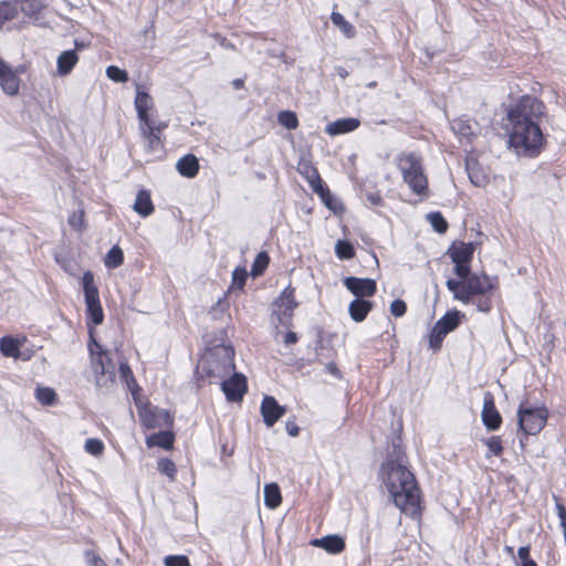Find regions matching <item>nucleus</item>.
<instances>
[{
  "label": "nucleus",
  "mask_w": 566,
  "mask_h": 566,
  "mask_svg": "<svg viewBox=\"0 0 566 566\" xmlns=\"http://www.w3.org/2000/svg\"><path fill=\"white\" fill-rule=\"evenodd\" d=\"M331 20L336 27L339 28L346 38L352 39L355 35L356 31L354 25L349 23L342 13L333 12L331 14Z\"/></svg>",
  "instance_id": "32"
},
{
  "label": "nucleus",
  "mask_w": 566,
  "mask_h": 566,
  "mask_svg": "<svg viewBox=\"0 0 566 566\" xmlns=\"http://www.w3.org/2000/svg\"><path fill=\"white\" fill-rule=\"evenodd\" d=\"M88 350L91 358L93 356H99V355H107V352L102 348V346L94 339L91 338V342L88 343Z\"/></svg>",
  "instance_id": "53"
},
{
  "label": "nucleus",
  "mask_w": 566,
  "mask_h": 566,
  "mask_svg": "<svg viewBox=\"0 0 566 566\" xmlns=\"http://www.w3.org/2000/svg\"><path fill=\"white\" fill-rule=\"evenodd\" d=\"M17 14V9L10 2H0V28Z\"/></svg>",
  "instance_id": "44"
},
{
  "label": "nucleus",
  "mask_w": 566,
  "mask_h": 566,
  "mask_svg": "<svg viewBox=\"0 0 566 566\" xmlns=\"http://www.w3.org/2000/svg\"><path fill=\"white\" fill-rule=\"evenodd\" d=\"M314 547H319L329 554H339L345 548V541L339 535H326L321 538H314L310 542Z\"/></svg>",
  "instance_id": "17"
},
{
  "label": "nucleus",
  "mask_w": 566,
  "mask_h": 566,
  "mask_svg": "<svg viewBox=\"0 0 566 566\" xmlns=\"http://www.w3.org/2000/svg\"><path fill=\"white\" fill-rule=\"evenodd\" d=\"M518 558L522 560V566L526 565L528 562H534L530 558V547L521 546L517 551Z\"/></svg>",
  "instance_id": "55"
},
{
  "label": "nucleus",
  "mask_w": 566,
  "mask_h": 566,
  "mask_svg": "<svg viewBox=\"0 0 566 566\" xmlns=\"http://www.w3.org/2000/svg\"><path fill=\"white\" fill-rule=\"evenodd\" d=\"M524 566H537V565H536V563H535V562H528V563H526V565H524Z\"/></svg>",
  "instance_id": "64"
},
{
  "label": "nucleus",
  "mask_w": 566,
  "mask_h": 566,
  "mask_svg": "<svg viewBox=\"0 0 566 566\" xmlns=\"http://www.w3.org/2000/svg\"><path fill=\"white\" fill-rule=\"evenodd\" d=\"M397 166L403 181L420 200L428 199L430 190L423 171L422 159L416 153H401L397 157Z\"/></svg>",
  "instance_id": "4"
},
{
  "label": "nucleus",
  "mask_w": 566,
  "mask_h": 566,
  "mask_svg": "<svg viewBox=\"0 0 566 566\" xmlns=\"http://www.w3.org/2000/svg\"><path fill=\"white\" fill-rule=\"evenodd\" d=\"M385 462H391L392 467L398 464H408L406 453L401 447L400 438L392 440L391 446L388 449L387 458Z\"/></svg>",
  "instance_id": "28"
},
{
  "label": "nucleus",
  "mask_w": 566,
  "mask_h": 566,
  "mask_svg": "<svg viewBox=\"0 0 566 566\" xmlns=\"http://www.w3.org/2000/svg\"><path fill=\"white\" fill-rule=\"evenodd\" d=\"M482 422L489 431H495L501 427L502 417L497 411L493 396L490 392L484 395L483 408L481 412Z\"/></svg>",
  "instance_id": "13"
},
{
  "label": "nucleus",
  "mask_w": 566,
  "mask_h": 566,
  "mask_svg": "<svg viewBox=\"0 0 566 566\" xmlns=\"http://www.w3.org/2000/svg\"><path fill=\"white\" fill-rule=\"evenodd\" d=\"M474 250L473 242H461L449 248L447 253L453 263H471Z\"/></svg>",
  "instance_id": "16"
},
{
  "label": "nucleus",
  "mask_w": 566,
  "mask_h": 566,
  "mask_svg": "<svg viewBox=\"0 0 566 566\" xmlns=\"http://www.w3.org/2000/svg\"><path fill=\"white\" fill-rule=\"evenodd\" d=\"M462 317L463 314L460 311L447 312L439 321L436 322V325L439 326V328H442L444 333L449 334L460 325Z\"/></svg>",
  "instance_id": "27"
},
{
  "label": "nucleus",
  "mask_w": 566,
  "mask_h": 566,
  "mask_svg": "<svg viewBox=\"0 0 566 566\" xmlns=\"http://www.w3.org/2000/svg\"><path fill=\"white\" fill-rule=\"evenodd\" d=\"M359 125H360V122L357 118H353V117L340 118V119L329 123L325 127V132H326V134H328L331 136H336V135L354 132L355 129H357L359 127Z\"/></svg>",
  "instance_id": "21"
},
{
  "label": "nucleus",
  "mask_w": 566,
  "mask_h": 566,
  "mask_svg": "<svg viewBox=\"0 0 566 566\" xmlns=\"http://www.w3.org/2000/svg\"><path fill=\"white\" fill-rule=\"evenodd\" d=\"M0 86L10 96L17 95L20 87V78L6 62L0 66Z\"/></svg>",
  "instance_id": "15"
},
{
  "label": "nucleus",
  "mask_w": 566,
  "mask_h": 566,
  "mask_svg": "<svg viewBox=\"0 0 566 566\" xmlns=\"http://www.w3.org/2000/svg\"><path fill=\"white\" fill-rule=\"evenodd\" d=\"M134 104L140 124L148 125V123L151 122L148 111L153 108L154 101L147 92L142 90V85L139 84H136V97Z\"/></svg>",
  "instance_id": "14"
},
{
  "label": "nucleus",
  "mask_w": 566,
  "mask_h": 566,
  "mask_svg": "<svg viewBox=\"0 0 566 566\" xmlns=\"http://www.w3.org/2000/svg\"><path fill=\"white\" fill-rule=\"evenodd\" d=\"M78 62L75 50L63 51L56 59V73L59 76L69 75Z\"/></svg>",
  "instance_id": "20"
},
{
  "label": "nucleus",
  "mask_w": 566,
  "mask_h": 566,
  "mask_svg": "<svg viewBox=\"0 0 566 566\" xmlns=\"http://www.w3.org/2000/svg\"><path fill=\"white\" fill-rule=\"evenodd\" d=\"M454 273L460 280L470 277L473 274L471 272L470 263H454Z\"/></svg>",
  "instance_id": "50"
},
{
  "label": "nucleus",
  "mask_w": 566,
  "mask_h": 566,
  "mask_svg": "<svg viewBox=\"0 0 566 566\" xmlns=\"http://www.w3.org/2000/svg\"><path fill=\"white\" fill-rule=\"evenodd\" d=\"M124 262L123 250L118 245L111 248L105 256L104 264L108 269H116Z\"/></svg>",
  "instance_id": "33"
},
{
  "label": "nucleus",
  "mask_w": 566,
  "mask_h": 566,
  "mask_svg": "<svg viewBox=\"0 0 566 566\" xmlns=\"http://www.w3.org/2000/svg\"><path fill=\"white\" fill-rule=\"evenodd\" d=\"M86 560L91 566H107L104 559L92 551L85 552Z\"/></svg>",
  "instance_id": "52"
},
{
  "label": "nucleus",
  "mask_w": 566,
  "mask_h": 566,
  "mask_svg": "<svg viewBox=\"0 0 566 566\" xmlns=\"http://www.w3.org/2000/svg\"><path fill=\"white\" fill-rule=\"evenodd\" d=\"M143 420H144V423L146 427H148V428L156 427V422L147 413L144 415Z\"/></svg>",
  "instance_id": "60"
},
{
  "label": "nucleus",
  "mask_w": 566,
  "mask_h": 566,
  "mask_svg": "<svg viewBox=\"0 0 566 566\" xmlns=\"http://www.w3.org/2000/svg\"><path fill=\"white\" fill-rule=\"evenodd\" d=\"M84 450L92 455L98 457L104 451V443L99 439L90 438L85 441Z\"/></svg>",
  "instance_id": "45"
},
{
  "label": "nucleus",
  "mask_w": 566,
  "mask_h": 566,
  "mask_svg": "<svg viewBox=\"0 0 566 566\" xmlns=\"http://www.w3.org/2000/svg\"><path fill=\"white\" fill-rule=\"evenodd\" d=\"M336 73L337 75H339L342 78H345L348 76V72L346 71V69H344L343 66H337L336 67Z\"/></svg>",
  "instance_id": "61"
},
{
  "label": "nucleus",
  "mask_w": 566,
  "mask_h": 566,
  "mask_svg": "<svg viewBox=\"0 0 566 566\" xmlns=\"http://www.w3.org/2000/svg\"><path fill=\"white\" fill-rule=\"evenodd\" d=\"M547 416L545 407L532 408L521 405L517 410L520 429L526 434H536L545 427Z\"/></svg>",
  "instance_id": "7"
},
{
  "label": "nucleus",
  "mask_w": 566,
  "mask_h": 566,
  "mask_svg": "<svg viewBox=\"0 0 566 566\" xmlns=\"http://www.w3.org/2000/svg\"><path fill=\"white\" fill-rule=\"evenodd\" d=\"M325 368L326 371L329 373L331 375L335 377H340V371L334 363H328Z\"/></svg>",
  "instance_id": "59"
},
{
  "label": "nucleus",
  "mask_w": 566,
  "mask_h": 566,
  "mask_svg": "<svg viewBox=\"0 0 566 566\" xmlns=\"http://www.w3.org/2000/svg\"><path fill=\"white\" fill-rule=\"evenodd\" d=\"M373 310V303L365 298H355L348 306L350 318L356 322H363Z\"/></svg>",
  "instance_id": "24"
},
{
  "label": "nucleus",
  "mask_w": 566,
  "mask_h": 566,
  "mask_svg": "<svg viewBox=\"0 0 566 566\" xmlns=\"http://www.w3.org/2000/svg\"><path fill=\"white\" fill-rule=\"evenodd\" d=\"M41 9L42 4L38 0H27L21 3L22 12L34 22L39 21Z\"/></svg>",
  "instance_id": "34"
},
{
  "label": "nucleus",
  "mask_w": 566,
  "mask_h": 566,
  "mask_svg": "<svg viewBox=\"0 0 566 566\" xmlns=\"http://www.w3.org/2000/svg\"><path fill=\"white\" fill-rule=\"evenodd\" d=\"M148 447H160L164 449H170L174 443V436L170 432L161 431L149 436L146 440Z\"/></svg>",
  "instance_id": "30"
},
{
  "label": "nucleus",
  "mask_w": 566,
  "mask_h": 566,
  "mask_svg": "<svg viewBox=\"0 0 566 566\" xmlns=\"http://www.w3.org/2000/svg\"><path fill=\"white\" fill-rule=\"evenodd\" d=\"M277 123L286 129H296L298 126V119L294 112L282 111L277 114Z\"/></svg>",
  "instance_id": "37"
},
{
  "label": "nucleus",
  "mask_w": 566,
  "mask_h": 566,
  "mask_svg": "<svg viewBox=\"0 0 566 566\" xmlns=\"http://www.w3.org/2000/svg\"><path fill=\"white\" fill-rule=\"evenodd\" d=\"M133 209L143 218H146L154 212V205L150 193L147 190L143 189L138 191Z\"/></svg>",
  "instance_id": "26"
},
{
  "label": "nucleus",
  "mask_w": 566,
  "mask_h": 566,
  "mask_svg": "<svg viewBox=\"0 0 566 566\" xmlns=\"http://www.w3.org/2000/svg\"><path fill=\"white\" fill-rule=\"evenodd\" d=\"M297 339H298V338H297L296 333H294V332H291V331H290V332H287V333L285 334V337H284V344H285V345H287V346H290V345L295 344V343L297 342Z\"/></svg>",
  "instance_id": "58"
},
{
  "label": "nucleus",
  "mask_w": 566,
  "mask_h": 566,
  "mask_svg": "<svg viewBox=\"0 0 566 566\" xmlns=\"http://www.w3.org/2000/svg\"><path fill=\"white\" fill-rule=\"evenodd\" d=\"M69 223L71 227L80 229L83 223V212H73L69 218Z\"/></svg>",
  "instance_id": "54"
},
{
  "label": "nucleus",
  "mask_w": 566,
  "mask_h": 566,
  "mask_svg": "<svg viewBox=\"0 0 566 566\" xmlns=\"http://www.w3.org/2000/svg\"><path fill=\"white\" fill-rule=\"evenodd\" d=\"M118 371H119L120 378L127 384L128 387L130 386V384H135V378H134L133 371L127 363H125V361L120 363Z\"/></svg>",
  "instance_id": "49"
},
{
  "label": "nucleus",
  "mask_w": 566,
  "mask_h": 566,
  "mask_svg": "<svg viewBox=\"0 0 566 566\" xmlns=\"http://www.w3.org/2000/svg\"><path fill=\"white\" fill-rule=\"evenodd\" d=\"M335 253L340 260H350L355 256V249L349 241L338 240L335 244Z\"/></svg>",
  "instance_id": "36"
},
{
  "label": "nucleus",
  "mask_w": 566,
  "mask_h": 566,
  "mask_svg": "<svg viewBox=\"0 0 566 566\" xmlns=\"http://www.w3.org/2000/svg\"><path fill=\"white\" fill-rule=\"evenodd\" d=\"M221 389L229 401H240L247 391V378L242 374H233L221 380Z\"/></svg>",
  "instance_id": "11"
},
{
  "label": "nucleus",
  "mask_w": 566,
  "mask_h": 566,
  "mask_svg": "<svg viewBox=\"0 0 566 566\" xmlns=\"http://www.w3.org/2000/svg\"><path fill=\"white\" fill-rule=\"evenodd\" d=\"M260 411L266 427H273L282 418L286 408L281 406L272 396H265L261 402Z\"/></svg>",
  "instance_id": "12"
},
{
  "label": "nucleus",
  "mask_w": 566,
  "mask_h": 566,
  "mask_svg": "<svg viewBox=\"0 0 566 566\" xmlns=\"http://www.w3.org/2000/svg\"><path fill=\"white\" fill-rule=\"evenodd\" d=\"M465 169L470 181L475 187H485L489 184V176L481 165L473 158L465 161Z\"/></svg>",
  "instance_id": "19"
},
{
  "label": "nucleus",
  "mask_w": 566,
  "mask_h": 566,
  "mask_svg": "<svg viewBox=\"0 0 566 566\" xmlns=\"http://www.w3.org/2000/svg\"><path fill=\"white\" fill-rule=\"evenodd\" d=\"M447 335L448 334L444 333V331L442 328H439V326H437L434 324L431 329L430 336H429L430 348H432L433 350H439L441 348L442 342Z\"/></svg>",
  "instance_id": "40"
},
{
  "label": "nucleus",
  "mask_w": 566,
  "mask_h": 566,
  "mask_svg": "<svg viewBox=\"0 0 566 566\" xmlns=\"http://www.w3.org/2000/svg\"><path fill=\"white\" fill-rule=\"evenodd\" d=\"M270 262V256L265 251H261L255 256L252 268L251 275L256 277L263 274Z\"/></svg>",
  "instance_id": "35"
},
{
  "label": "nucleus",
  "mask_w": 566,
  "mask_h": 566,
  "mask_svg": "<svg viewBox=\"0 0 566 566\" xmlns=\"http://www.w3.org/2000/svg\"><path fill=\"white\" fill-rule=\"evenodd\" d=\"M248 273L244 268H235L232 272V286L242 289L245 284Z\"/></svg>",
  "instance_id": "46"
},
{
  "label": "nucleus",
  "mask_w": 566,
  "mask_h": 566,
  "mask_svg": "<svg viewBox=\"0 0 566 566\" xmlns=\"http://www.w3.org/2000/svg\"><path fill=\"white\" fill-rule=\"evenodd\" d=\"M155 127H160V132L166 127V124L159 123L158 125H155Z\"/></svg>",
  "instance_id": "63"
},
{
  "label": "nucleus",
  "mask_w": 566,
  "mask_h": 566,
  "mask_svg": "<svg viewBox=\"0 0 566 566\" xmlns=\"http://www.w3.org/2000/svg\"><path fill=\"white\" fill-rule=\"evenodd\" d=\"M140 133L146 142V148L149 153L159 150L163 147L159 134L160 127H155L153 122L148 125L140 124Z\"/></svg>",
  "instance_id": "18"
},
{
  "label": "nucleus",
  "mask_w": 566,
  "mask_h": 566,
  "mask_svg": "<svg viewBox=\"0 0 566 566\" xmlns=\"http://www.w3.org/2000/svg\"><path fill=\"white\" fill-rule=\"evenodd\" d=\"M488 447L486 457L495 455L500 457L503 453L502 440L497 436H493L484 441Z\"/></svg>",
  "instance_id": "42"
},
{
  "label": "nucleus",
  "mask_w": 566,
  "mask_h": 566,
  "mask_svg": "<svg viewBox=\"0 0 566 566\" xmlns=\"http://www.w3.org/2000/svg\"><path fill=\"white\" fill-rule=\"evenodd\" d=\"M234 350L230 346L219 345L212 348L200 361L198 369L208 378L223 379L234 370Z\"/></svg>",
  "instance_id": "5"
},
{
  "label": "nucleus",
  "mask_w": 566,
  "mask_h": 566,
  "mask_svg": "<svg viewBox=\"0 0 566 566\" xmlns=\"http://www.w3.org/2000/svg\"><path fill=\"white\" fill-rule=\"evenodd\" d=\"M427 220L433 228V230L438 233H444L448 229V222L441 212H430L427 214Z\"/></svg>",
  "instance_id": "39"
},
{
  "label": "nucleus",
  "mask_w": 566,
  "mask_h": 566,
  "mask_svg": "<svg viewBox=\"0 0 566 566\" xmlns=\"http://www.w3.org/2000/svg\"><path fill=\"white\" fill-rule=\"evenodd\" d=\"M497 281L486 274L474 273L464 280L449 279L446 283L453 298L463 304H474L479 312L488 313L492 308V295Z\"/></svg>",
  "instance_id": "3"
},
{
  "label": "nucleus",
  "mask_w": 566,
  "mask_h": 566,
  "mask_svg": "<svg viewBox=\"0 0 566 566\" xmlns=\"http://www.w3.org/2000/svg\"><path fill=\"white\" fill-rule=\"evenodd\" d=\"M157 469L161 474L167 475L169 478V480H171V481L176 476L177 469H176L175 463L170 459H167V458L159 459V461L157 463Z\"/></svg>",
  "instance_id": "41"
},
{
  "label": "nucleus",
  "mask_w": 566,
  "mask_h": 566,
  "mask_svg": "<svg viewBox=\"0 0 566 566\" xmlns=\"http://www.w3.org/2000/svg\"><path fill=\"white\" fill-rule=\"evenodd\" d=\"M544 113L543 102L530 95L522 96L510 109L507 143L518 156L534 158L542 151L545 138L539 124Z\"/></svg>",
  "instance_id": "1"
},
{
  "label": "nucleus",
  "mask_w": 566,
  "mask_h": 566,
  "mask_svg": "<svg viewBox=\"0 0 566 566\" xmlns=\"http://www.w3.org/2000/svg\"><path fill=\"white\" fill-rule=\"evenodd\" d=\"M285 430L289 433V436H291V437H296L300 432V428L296 424L294 419L293 420L289 419L285 422Z\"/></svg>",
  "instance_id": "56"
},
{
  "label": "nucleus",
  "mask_w": 566,
  "mask_h": 566,
  "mask_svg": "<svg viewBox=\"0 0 566 566\" xmlns=\"http://www.w3.org/2000/svg\"><path fill=\"white\" fill-rule=\"evenodd\" d=\"M91 368L94 373L95 384L99 388H108L115 382V366L107 355L93 356Z\"/></svg>",
  "instance_id": "8"
},
{
  "label": "nucleus",
  "mask_w": 566,
  "mask_h": 566,
  "mask_svg": "<svg viewBox=\"0 0 566 566\" xmlns=\"http://www.w3.org/2000/svg\"><path fill=\"white\" fill-rule=\"evenodd\" d=\"M176 169L182 177H196L199 171V163L197 157L191 154L185 155L177 161Z\"/></svg>",
  "instance_id": "25"
},
{
  "label": "nucleus",
  "mask_w": 566,
  "mask_h": 566,
  "mask_svg": "<svg viewBox=\"0 0 566 566\" xmlns=\"http://www.w3.org/2000/svg\"><path fill=\"white\" fill-rule=\"evenodd\" d=\"M380 475L394 504L407 515L419 514L420 490L408 465L397 463L392 467L391 462H384Z\"/></svg>",
  "instance_id": "2"
},
{
  "label": "nucleus",
  "mask_w": 566,
  "mask_h": 566,
  "mask_svg": "<svg viewBox=\"0 0 566 566\" xmlns=\"http://www.w3.org/2000/svg\"><path fill=\"white\" fill-rule=\"evenodd\" d=\"M165 566H190L189 559L185 555H169L165 557Z\"/></svg>",
  "instance_id": "48"
},
{
  "label": "nucleus",
  "mask_w": 566,
  "mask_h": 566,
  "mask_svg": "<svg viewBox=\"0 0 566 566\" xmlns=\"http://www.w3.org/2000/svg\"><path fill=\"white\" fill-rule=\"evenodd\" d=\"M82 286L86 305L87 323L99 325L104 321V313L99 301L98 289L91 271L84 272L82 276Z\"/></svg>",
  "instance_id": "6"
},
{
  "label": "nucleus",
  "mask_w": 566,
  "mask_h": 566,
  "mask_svg": "<svg viewBox=\"0 0 566 566\" xmlns=\"http://www.w3.org/2000/svg\"><path fill=\"white\" fill-rule=\"evenodd\" d=\"M0 350L6 357L17 358L20 355L18 340L11 336H4L0 339Z\"/></svg>",
  "instance_id": "31"
},
{
  "label": "nucleus",
  "mask_w": 566,
  "mask_h": 566,
  "mask_svg": "<svg viewBox=\"0 0 566 566\" xmlns=\"http://www.w3.org/2000/svg\"><path fill=\"white\" fill-rule=\"evenodd\" d=\"M294 289L289 285L286 286L280 294V296L275 301V306L277 307V314L280 316V322L283 325H289L291 317L293 315V311L297 307L298 303L294 297Z\"/></svg>",
  "instance_id": "10"
},
{
  "label": "nucleus",
  "mask_w": 566,
  "mask_h": 566,
  "mask_svg": "<svg viewBox=\"0 0 566 566\" xmlns=\"http://www.w3.org/2000/svg\"><path fill=\"white\" fill-rule=\"evenodd\" d=\"M106 75L109 80L116 83H126L128 81L127 72L115 65L107 66Z\"/></svg>",
  "instance_id": "43"
},
{
  "label": "nucleus",
  "mask_w": 566,
  "mask_h": 566,
  "mask_svg": "<svg viewBox=\"0 0 566 566\" xmlns=\"http://www.w3.org/2000/svg\"><path fill=\"white\" fill-rule=\"evenodd\" d=\"M343 283L356 298L371 297L377 292V284L373 279L347 276Z\"/></svg>",
  "instance_id": "9"
},
{
  "label": "nucleus",
  "mask_w": 566,
  "mask_h": 566,
  "mask_svg": "<svg viewBox=\"0 0 566 566\" xmlns=\"http://www.w3.org/2000/svg\"><path fill=\"white\" fill-rule=\"evenodd\" d=\"M35 398L43 406H52L56 400V394L52 388L49 387H38L35 389Z\"/></svg>",
  "instance_id": "38"
},
{
  "label": "nucleus",
  "mask_w": 566,
  "mask_h": 566,
  "mask_svg": "<svg viewBox=\"0 0 566 566\" xmlns=\"http://www.w3.org/2000/svg\"><path fill=\"white\" fill-rule=\"evenodd\" d=\"M282 502L281 491L277 484L270 483L264 486V504L269 509H276Z\"/></svg>",
  "instance_id": "29"
},
{
  "label": "nucleus",
  "mask_w": 566,
  "mask_h": 566,
  "mask_svg": "<svg viewBox=\"0 0 566 566\" xmlns=\"http://www.w3.org/2000/svg\"><path fill=\"white\" fill-rule=\"evenodd\" d=\"M452 132L459 136L460 139L470 142L475 136L476 124H472L467 117H459L450 123Z\"/></svg>",
  "instance_id": "22"
},
{
  "label": "nucleus",
  "mask_w": 566,
  "mask_h": 566,
  "mask_svg": "<svg viewBox=\"0 0 566 566\" xmlns=\"http://www.w3.org/2000/svg\"><path fill=\"white\" fill-rule=\"evenodd\" d=\"M232 84H233L234 88L240 90L243 87V80H241V78L234 80L232 82Z\"/></svg>",
  "instance_id": "62"
},
{
  "label": "nucleus",
  "mask_w": 566,
  "mask_h": 566,
  "mask_svg": "<svg viewBox=\"0 0 566 566\" xmlns=\"http://www.w3.org/2000/svg\"><path fill=\"white\" fill-rule=\"evenodd\" d=\"M367 200L373 206H380V205H382V198H381V196L378 192L368 193L367 195Z\"/></svg>",
  "instance_id": "57"
},
{
  "label": "nucleus",
  "mask_w": 566,
  "mask_h": 566,
  "mask_svg": "<svg viewBox=\"0 0 566 566\" xmlns=\"http://www.w3.org/2000/svg\"><path fill=\"white\" fill-rule=\"evenodd\" d=\"M314 192L321 197L322 201L325 203V206L328 209H331L335 212L337 211V201L335 199H333L332 193L328 188H325L323 186V192L322 191H314Z\"/></svg>",
  "instance_id": "47"
},
{
  "label": "nucleus",
  "mask_w": 566,
  "mask_h": 566,
  "mask_svg": "<svg viewBox=\"0 0 566 566\" xmlns=\"http://www.w3.org/2000/svg\"><path fill=\"white\" fill-rule=\"evenodd\" d=\"M407 311V305L402 300H395L390 304V313L395 317H401Z\"/></svg>",
  "instance_id": "51"
},
{
  "label": "nucleus",
  "mask_w": 566,
  "mask_h": 566,
  "mask_svg": "<svg viewBox=\"0 0 566 566\" xmlns=\"http://www.w3.org/2000/svg\"><path fill=\"white\" fill-rule=\"evenodd\" d=\"M298 171L305 177L313 191L323 192V181L317 169L310 161H301L298 164Z\"/></svg>",
  "instance_id": "23"
}]
</instances>
